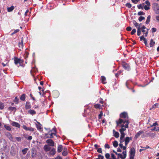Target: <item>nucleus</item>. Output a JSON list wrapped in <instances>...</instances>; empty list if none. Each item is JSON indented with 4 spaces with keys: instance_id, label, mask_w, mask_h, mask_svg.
I'll return each instance as SVG.
<instances>
[{
    "instance_id": "nucleus-1",
    "label": "nucleus",
    "mask_w": 159,
    "mask_h": 159,
    "mask_svg": "<svg viewBox=\"0 0 159 159\" xmlns=\"http://www.w3.org/2000/svg\"><path fill=\"white\" fill-rule=\"evenodd\" d=\"M7 147V143L6 140L4 139H0V150H5Z\"/></svg>"
},
{
    "instance_id": "nucleus-2",
    "label": "nucleus",
    "mask_w": 159,
    "mask_h": 159,
    "mask_svg": "<svg viewBox=\"0 0 159 159\" xmlns=\"http://www.w3.org/2000/svg\"><path fill=\"white\" fill-rule=\"evenodd\" d=\"M122 66L123 67L125 70L129 71L130 70L131 67L130 65L124 61L122 62Z\"/></svg>"
},
{
    "instance_id": "nucleus-3",
    "label": "nucleus",
    "mask_w": 159,
    "mask_h": 159,
    "mask_svg": "<svg viewBox=\"0 0 159 159\" xmlns=\"http://www.w3.org/2000/svg\"><path fill=\"white\" fill-rule=\"evenodd\" d=\"M152 8L157 14H159V5L158 3H154L152 4Z\"/></svg>"
},
{
    "instance_id": "nucleus-4",
    "label": "nucleus",
    "mask_w": 159,
    "mask_h": 159,
    "mask_svg": "<svg viewBox=\"0 0 159 159\" xmlns=\"http://www.w3.org/2000/svg\"><path fill=\"white\" fill-rule=\"evenodd\" d=\"M129 158L130 159H134L135 155V150L134 148H132L129 152Z\"/></svg>"
},
{
    "instance_id": "nucleus-5",
    "label": "nucleus",
    "mask_w": 159,
    "mask_h": 159,
    "mask_svg": "<svg viewBox=\"0 0 159 159\" xmlns=\"http://www.w3.org/2000/svg\"><path fill=\"white\" fill-rule=\"evenodd\" d=\"M52 131V130H50L48 133H46L45 134V137L46 138H52L53 137V135H56V133H51L50 134V133Z\"/></svg>"
},
{
    "instance_id": "nucleus-6",
    "label": "nucleus",
    "mask_w": 159,
    "mask_h": 159,
    "mask_svg": "<svg viewBox=\"0 0 159 159\" xmlns=\"http://www.w3.org/2000/svg\"><path fill=\"white\" fill-rule=\"evenodd\" d=\"M56 149L54 148H52L49 151V152L47 153V155L49 156H53L56 153Z\"/></svg>"
},
{
    "instance_id": "nucleus-7",
    "label": "nucleus",
    "mask_w": 159,
    "mask_h": 159,
    "mask_svg": "<svg viewBox=\"0 0 159 159\" xmlns=\"http://www.w3.org/2000/svg\"><path fill=\"white\" fill-rule=\"evenodd\" d=\"M129 120H125L123 124H122L120 125V127L121 128H124L125 127V128H128L129 127Z\"/></svg>"
},
{
    "instance_id": "nucleus-8",
    "label": "nucleus",
    "mask_w": 159,
    "mask_h": 159,
    "mask_svg": "<svg viewBox=\"0 0 159 159\" xmlns=\"http://www.w3.org/2000/svg\"><path fill=\"white\" fill-rule=\"evenodd\" d=\"M23 62V61L20 59L16 57H14V62L15 65H16L18 63L21 64Z\"/></svg>"
},
{
    "instance_id": "nucleus-9",
    "label": "nucleus",
    "mask_w": 159,
    "mask_h": 159,
    "mask_svg": "<svg viewBox=\"0 0 159 159\" xmlns=\"http://www.w3.org/2000/svg\"><path fill=\"white\" fill-rule=\"evenodd\" d=\"M120 118L127 119L126 120H128V119L129 118L128 114L125 112H123L121 113L120 114Z\"/></svg>"
},
{
    "instance_id": "nucleus-10",
    "label": "nucleus",
    "mask_w": 159,
    "mask_h": 159,
    "mask_svg": "<svg viewBox=\"0 0 159 159\" xmlns=\"http://www.w3.org/2000/svg\"><path fill=\"white\" fill-rule=\"evenodd\" d=\"M46 142L48 144V145L50 146L53 147L54 146V142L51 139H47L46 141Z\"/></svg>"
},
{
    "instance_id": "nucleus-11",
    "label": "nucleus",
    "mask_w": 159,
    "mask_h": 159,
    "mask_svg": "<svg viewBox=\"0 0 159 159\" xmlns=\"http://www.w3.org/2000/svg\"><path fill=\"white\" fill-rule=\"evenodd\" d=\"M23 129L26 130H29L31 132H34L35 129L34 128H32V127H27L25 125H23Z\"/></svg>"
},
{
    "instance_id": "nucleus-12",
    "label": "nucleus",
    "mask_w": 159,
    "mask_h": 159,
    "mask_svg": "<svg viewBox=\"0 0 159 159\" xmlns=\"http://www.w3.org/2000/svg\"><path fill=\"white\" fill-rule=\"evenodd\" d=\"M52 148L48 145H45L43 147V149L45 152L49 151Z\"/></svg>"
},
{
    "instance_id": "nucleus-13",
    "label": "nucleus",
    "mask_w": 159,
    "mask_h": 159,
    "mask_svg": "<svg viewBox=\"0 0 159 159\" xmlns=\"http://www.w3.org/2000/svg\"><path fill=\"white\" fill-rule=\"evenodd\" d=\"M132 139L131 137H127L125 138V145L126 146L129 143L130 140H132Z\"/></svg>"
},
{
    "instance_id": "nucleus-14",
    "label": "nucleus",
    "mask_w": 159,
    "mask_h": 159,
    "mask_svg": "<svg viewBox=\"0 0 159 159\" xmlns=\"http://www.w3.org/2000/svg\"><path fill=\"white\" fill-rule=\"evenodd\" d=\"M18 45L20 48L21 49L23 48L24 44H23V37L21 38V42H19L18 43Z\"/></svg>"
},
{
    "instance_id": "nucleus-15",
    "label": "nucleus",
    "mask_w": 159,
    "mask_h": 159,
    "mask_svg": "<svg viewBox=\"0 0 159 159\" xmlns=\"http://www.w3.org/2000/svg\"><path fill=\"white\" fill-rule=\"evenodd\" d=\"M125 120H123L121 118H120L118 120L116 121L117 126H118L119 125L122 123L124 122Z\"/></svg>"
},
{
    "instance_id": "nucleus-16",
    "label": "nucleus",
    "mask_w": 159,
    "mask_h": 159,
    "mask_svg": "<svg viewBox=\"0 0 159 159\" xmlns=\"http://www.w3.org/2000/svg\"><path fill=\"white\" fill-rule=\"evenodd\" d=\"M6 136L11 141H13V137L11 134L8 132H7L5 134Z\"/></svg>"
},
{
    "instance_id": "nucleus-17",
    "label": "nucleus",
    "mask_w": 159,
    "mask_h": 159,
    "mask_svg": "<svg viewBox=\"0 0 159 159\" xmlns=\"http://www.w3.org/2000/svg\"><path fill=\"white\" fill-rule=\"evenodd\" d=\"M25 108L26 109H28L31 108V106L30 102L28 101L26 102L25 103Z\"/></svg>"
},
{
    "instance_id": "nucleus-18",
    "label": "nucleus",
    "mask_w": 159,
    "mask_h": 159,
    "mask_svg": "<svg viewBox=\"0 0 159 159\" xmlns=\"http://www.w3.org/2000/svg\"><path fill=\"white\" fill-rule=\"evenodd\" d=\"M34 121H35L37 122V123L39 125L36 124V126L37 129L38 130H40L42 129V125L39 122L37 121L36 119L34 120Z\"/></svg>"
},
{
    "instance_id": "nucleus-19",
    "label": "nucleus",
    "mask_w": 159,
    "mask_h": 159,
    "mask_svg": "<svg viewBox=\"0 0 159 159\" xmlns=\"http://www.w3.org/2000/svg\"><path fill=\"white\" fill-rule=\"evenodd\" d=\"M11 125L12 126H15L18 128H20V124L17 122H12Z\"/></svg>"
},
{
    "instance_id": "nucleus-20",
    "label": "nucleus",
    "mask_w": 159,
    "mask_h": 159,
    "mask_svg": "<svg viewBox=\"0 0 159 159\" xmlns=\"http://www.w3.org/2000/svg\"><path fill=\"white\" fill-rule=\"evenodd\" d=\"M52 94L54 98H57L59 95V93L58 91H54L52 92Z\"/></svg>"
},
{
    "instance_id": "nucleus-21",
    "label": "nucleus",
    "mask_w": 159,
    "mask_h": 159,
    "mask_svg": "<svg viewBox=\"0 0 159 159\" xmlns=\"http://www.w3.org/2000/svg\"><path fill=\"white\" fill-rule=\"evenodd\" d=\"M101 80L102 83V84H105L107 83V82H106V77L104 76H101Z\"/></svg>"
},
{
    "instance_id": "nucleus-22",
    "label": "nucleus",
    "mask_w": 159,
    "mask_h": 159,
    "mask_svg": "<svg viewBox=\"0 0 159 159\" xmlns=\"http://www.w3.org/2000/svg\"><path fill=\"white\" fill-rule=\"evenodd\" d=\"M143 133V131L140 130L135 135V138L136 139L139 137V136Z\"/></svg>"
},
{
    "instance_id": "nucleus-23",
    "label": "nucleus",
    "mask_w": 159,
    "mask_h": 159,
    "mask_svg": "<svg viewBox=\"0 0 159 159\" xmlns=\"http://www.w3.org/2000/svg\"><path fill=\"white\" fill-rule=\"evenodd\" d=\"M28 113L32 115H34L36 114V112L34 110L32 109L29 110L28 111Z\"/></svg>"
},
{
    "instance_id": "nucleus-24",
    "label": "nucleus",
    "mask_w": 159,
    "mask_h": 159,
    "mask_svg": "<svg viewBox=\"0 0 159 159\" xmlns=\"http://www.w3.org/2000/svg\"><path fill=\"white\" fill-rule=\"evenodd\" d=\"M63 149V147L61 145H59L57 147V151L59 153L61 152Z\"/></svg>"
},
{
    "instance_id": "nucleus-25",
    "label": "nucleus",
    "mask_w": 159,
    "mask_h": 159,
    "mask_svg": "<svg viewBox=\"0 0 159 159\" xmlns=\"http://www.w3.org/2000/svg\"><path fill=\"white\" fill-rule=\"evenodd\" d=\"M36 155V152L34 149L33 148L31 149V156L32 157H35Z\"/></svg>"
},
{
    "instance_id": "nucleus-26",
    "label": "nucleus",
    "mask_w": 159,
    "mask_h": 159,
    "mask_svg": "<svg viewBox=\"0 0 159 159\" xmlns=\"http://www.w3.org/2000/svg\"><path fill=\"white\" fill-rule=\"evenodd\" d=\"M8 110L11 111H14L15 113L16 110V108L15 107H9L8 108Z\"/></svg>"
},
{
    "instance_id": "nucleus-27",
    "label": "nucleus",
    "mask_w": 159,
    "mask_h": 159,
    "mask_svg": "<svg viewBox=\"0 0 159 159\" xmlns=\"http://www.w3.org/2000/svg\"><path fill=\"white\" fill-rule=\"evenodd\" d=\"M113 132L114 133V136L116 138H118L120 134L119 133L116 131L115 129L113 130Z\"/></svg>"
},
{
    "instance_id": "nucleus-28",
    "label": "nucleus",
    "mask_w": 159,
    "mask_h": 159,
    "mask_svg": "<svg viewBox=\"0 0 159 159\" xmlns=\"http://www.w3.org/2000/svg\"><path fill=\"white\" fill-rule=\"evenodd\" d=\"M25 96L26 95L25 94H23L20 97V100L23 101H25L26 98Z\"/></svg>"
},
{
    "instance_id": "nucleus-29",
    "label": "nucleus",
    "mask_w": 159,
    "mask_h": 159,
    "mask_svg": "<svg viewBox=\"0 0 159 159\" xmlns=\"http://www.w3.org/2000/svg\"><path fill=\"white\" fill-rule=\"evenodd\" d=\"M15 8L14 6H12L10 7H8L7 8V11L8 12L12 11Z\"/></svg>"
},
{
    "instance_id": "nucleus-30",
    "label": "nucleus",
    "mask_w": 159,
    "mask_h": 159,
    "mask_svg": "<svg viewBox=\"0 0 159 159\" xmlns=\"http://www.w3.org/2000/svg\"><path fill=\"white\" fill-rule=\"evenodd\" d=\"M155 42L153 41V39H151L150 40V47H152L155 44Z\"/></svg>"
},
{
    "instance_id": "nucleus-31",
    "label": "nucleus",
    "mask_w": 159,
    "mask_h": 159,
    "mask_svg": "<svg viewBox=\"0 0 159 159\" xmlns=\"http://www.w3.org/2000/svg\"><path fill=\"white\" fill-rule=\"evenodd\" d=\"M151 18V16L150 15H149L148 16L147 20L146 21V24H148L150 21V20Z\"/></svg>"
},
{
    "instance_id": "nucleus-32",
    "label": "nucleus",
    "mask_w": 159,
    "mask_h": 159,
    "mask_svg": "<svg viewBox=\"0 0 159 159\" xmlns=\"http://www.w3.org/2000/svg\"><path fill=\"white\" fill-rule=\"evenodd\" d=\"M141 30L140 28V26H139L137 28V34L138 36H139L141 34Z\"/></svg>"
},
{
    "instance_id": "nucleus-33",
    "label": "nucleus",
    "mask_w": 159,
    "mask_h": 159,
    "mask_svg": "<svg viewBox=\"0 0 159 159\" xmlns=\"http://www.w3.org/2000/svg\"><path fill=\"white\" fill-rule=\"evenodd\" d=\"M142 30V32L144 34H145L144 36L145 37H147L148 35V31H146L145 30Z\"/></svg>"
},
{
    "instance_id": "nucleus-34",
    "label": "nucleus",
    "mask_w": 159,
    "mask_h": 159,
    "mask_svg": "<svg viewBox=\"0 0 159 159\" xmlns=\"http://www.w3.org/2000/svg\"><path fill=\"white\" fill-rule=\"evenodd\" d=\"M113 144L114 147L115 148L117 147L118 145V142L116 140L113 142Z\"/></svg>"
},
{
    "instance_id": "nucleus-35",
    "label": "nucleus",
    "mask_w": 159,
    "mask_h": 159,
    "mask_svg": "<svg viewBox=\"0 0 159 159\" xmlns=\"http://www.w3.org/2000/svg\"><path fill=\"white\" fill-rule=\"evenodd\" d=\"M24 137L28 140H31L32 139V137L31 136H27V135H26L24 136Z\"/></svg>"
},
{
    "instance_id": "nucleus-36",
    "label": "nucleus",
    "mask_w": 159,
    "mask_h": 159,
    "mask_svg": "<svg viewBox=\"0 0 159 159\" xmlns=\"http://www.w3.org/2000/svg\"><path fill=\"white\" fill-rule=\"evenodd\" d=\"M28 148H25L23 149L22 150V151L23 154H24V155H25V154H26V153L27 152V151H28Z\"/></svg>"
},
{
    "instance_id": "nucleus-37",
    "label": "nucleus",
    "mask_w": 159,
    "mask_h": 159,
    "mask_svg": "<svg viewBox=\"0 0 159 159\" xmlns=\"http://www.w3.org/2000/svg\"><path fill=\"white\" fill-rule=\"evenodd\" d=\"M133 23L137 29V28H138V26H139V24L135 20H133Z\"/></svg>"
},
{
    "instance_id": "nucleus-38",
    "label": "nucleus",
    "mask_w": 159,
    "mask_h": 159,
    "mask_svg": "<svg viewBox=\"0 0 159 159\" xmlns=\"http://www.w3.org/2000/svg\"><path fill=\"white\" fill-rule=\"evenodd\" d=\"M122 71L121 70L118 71L115 74V76H116V77H118L122 73Z\"/></svg>"
},
{
    "instance_id": "nucleus-39",
    "label": "nucleus",
    "mask_w": 159,
    "mask_h": 159,
    "mask_svg": "<svg viewBox=\"0 0 159 159\" xmlns=\"http://www.w3.org/2000/svg\"><path fill=\"white\" fill-rule=\"evenodd\" d=\"M13 101L16 103V104H17L19 102V99L17 97H16L14 99Z\"/></svg>"
},
{
    "instance_id": "nucleus-40",
    "label": "nucleus",
    "mask_w": 159,
    "mask_h": 159,
    "mask_svg": "<svg viewBox=\"0 0 159 159\" xmlns=\"http://www.w3.org/2000/svg\"><path fill=\"white\" fill-rule=\"evenodd\" d=\"M4 127L5 128V129L8 131H11V128L10 126L7 125H4Z\"/></svg>"
},
{
    "instance_id": "nucleus-41",
    "label": "nucleus",
    "mask_w": 159,
    "mask_h": 159,
    "mask_svg": "<svg viewBox=\"0 0 159 159\" xmlns=\"http://www.w3.org/2000/svg\"><path fill=\"white\" fill-rule=\"evenodd\" d=\"M4 104L2 102L0 101V109L2 110L4 109Z\"/></svg>"
},
{
    "instance_id": "nucleus-42",
    "label": "nucleus",
    "mask_w": 159,
    "mask_h": 159,
    "mask_svg": "<svg viewBox=\"0 0 159 159\" xmlns=\"http://www.w3.org/2000/svg\"><path fill=\"white\" fill-rule=\"evenodd\" d=\"M145 19V18L142 16H140L139 18V21H141L142 20H144Z\"/></svg>"
},
{
    "instance_id": "nucleus-43",
    "label": "nucleus",
    "mask_w": 159,
    "mask_h": 159,
    "mask_svg": "<svg viewBox=\"0 0 159 159\" xmlns=\"http://www.w3.org/2000/svg\"><path fill=\"white\" fill-rule=\"evenodd\" d=\"M94 107L96 108H100L101 105L98 104H96L94 105Z\"/></svg>"
},
{
    "instance_id": "nucleus-44",
    "label": "nucleus",
    "mask_w": 159,
    "mask_h": 159,
    "mask_svg": "<svg viewBox=\"0 0 159 159\" xmlns=\"http://www.w3.org/2000/svg\"><path fill=\"white\" fill-rule=\"evenodd\" d=\"M103 115V113L102 111L100 112L99 114L98 115V118L100 119L102 118V116Z\"/></svg>"
},
{
    "instance_id": "nucleus-45",
    "label": "nucleus",
    "mask_w": 159,
    "mask_h": 159,
    "mask_svg": "<svg viewBox=\"0 0 159 159\" xmlns=\"http://www.w3.org/2000/svg\"><path fill=\"white\" fill-rule=\"evenodd\" d=\"M144 14L145 13L141 11L139 12L138 13V15L139 16L144 15Z\"/></svg>"
},
{
    "instance_id": "nucleus-46",
    "label": "nucleus",
    "mask_w": 159,
    "mask_h": 159,
    "mask_svg": "<svg viewBox=\"0 0 159 159\" xmlns=\"http://www.w3.org/2000/svg\"><path fill=\"white\" fill-rule=\"evenodd\" d=\"M126 128H121L119 129V131L120 133H124V131L126 130Z\"/></svg>"
},
{
    "instance_id": "nucleus-47",
    "label": "nucleus",
    "mask_w": 159,
    "mask_h": 159,
    "mask_svg": "<svg viewBox=\"0 0 159 159\" xmlns=\"http://www.w3.org/2000/svg\"><path fill=\"white\" fill-rule=\"evenodd\" d=\"M68 154L67 151H63L62 152V155L63 156H66Z\"/></svg>"
},
{
    "instance_id": "nucleus-48",
    "label": "nucleus",
    "mask_w": 159,
    "mask_h": 159,
    "mask_svg": "<svg viewBox=\"0 0 159 159\" xmlns=\"http://www.w3.org/2000/svg\"><path fill=\"white\" fill-rule=\"evenodd\" d=\"M120 138L121 139H124L125 136V134L124 133H120Z\"/></svg>"
},
{
    "instance_id": "nucleus-49",
    "label": "nucleus",
    "mask_w": 159,
    "mask_h": 159,
    "mask_svg": "<svg viewBox=\"0 0 159 159\" xmlns=\"http://www.w3.org/2000/svg\"><path fill=\"white\" fill-rule=\"evenodd\" d=\"M15 139L16 141L18 142H20L21 140L22 139L20 137H16L15 138Z\"/></svg>"
},
{
    "instance_id": "nucleus-50",
    "label": "nucleus",
    "mask_w": 159,
    "mask_h": 159,
    "mask_svg": "<svg viewBox=\"0 0 159 159\" xmlns=\"http://www.w3.org/2000/svg\"><path fill=\"white\" fill-rule=\"evenodd\" d=\"M122 154H123L124 158H125L126 157V151H123L122 152Z\"/></svg>"
},
{
    "instance_id": "nucleus-51",
    "label": "nucleus",
    "mask_w": 159,
    "mask_h": 159,
    "mask_svg": "<svg viewBox=\"0 0 159 159\" xmlns=\"http://www.w3.org/2000/svg\"><path fill=\"white\" fill-rule=\"evenodd\" d=\"M125 6L129 8H130L131 7V5L130 3H127L126 4Z\"/></svg>"
},
{
    "instance_id": "nucleus-52",
    "label": "nucleus",
    "mask_w": 159,
    "mask_h": 159,
    "mask_svg": "<svg viewBox=\"0 0 159 159\" xmlns=\"http://www.w3.org/2000/svg\"><path fill=\"white\" fill-rule=\"evenodd\" d=\"M105 157L107 159L109 158V157H110V155L109 153H106L105 155Z\"/></svg>"
},
{
    "instance_id": "nucleus-53",
    "label": "nucleus",
    "mask_w": 159,
    "mask_h": 159,
    "mask_svg": "<svg viewBox=\"0 0 159 159\" xmlns=\"http://www.w3.org/2000/svg\"><path fill=\"white\" fill-rule=\"evenodd\" d=\"M118 157H120L122 159H125V158H124V156H123L122 155L121 153H119L118 155Z\"/></svg>"
},
{
    "instance_id": "nucleus-54",
    "label": "nucleus",
    "mask_w": 159,
    "mask_h": 159,
    "mask_svg": "<svg viewBox=\"0 0 159 159\" xmlns=\"http://www.w3.org/2000/svg\"><path fill=\"white\" fill-rule=\"evenodd\" d=\"M136 32V30L135 29H133L132 30V31L131 32V34L132 35H133Z\"/></svg>"
},
{
    "instance_id": "nucleus-55",
    "label": "nucleus",
    "mask_w": 159,
    "mask_h": 159,
    "mask_svg": "<svg viewBox=\"0 0 159 159\" xmlns=\"http://www.w3.org/2000/svg\"><path fill=\"white\" fill-rule=\"evenodd\" d=\"M149 6H148L147 5H145L144 6V8L145 10H148L150 9Z\"/></svg>"
},
{
    "instance_id": "nucleus-56",
    "label": "nucleus",
    "mask_w": 159,
    "mask_h": 159,
    "mask_svg": "<svg viewBox=\"0 0 159 159\" xmlns=\"http://www.w3.org/2000/svg\"><path fill=\"white\" fill-rule=\"evenodd\" d=\"M145 3L148 6H150V3L148 0H147L145 1Z\"/></svg>"
},
{
    "instance_id": "nucleus-57",
    "label": "nucleus",
    "mask_w": 159,
    "mask_h": 159,
    "mask_svg": "<svg viewBox=\"0 0 159 159\" xmlns=\"http://www.w3.org/2000/svg\"><path fill=\"white\" fill-rule=\"evenodd\" d=\"M97 151L98 152V153H102V148H98V150H97Z\"/></svg>"
},
{
    "instance_id": "nucleus-58",
    "label": "nucleus",
    "mask_w": 159,
    "mask_h": 159,
    "mask_svg": "<svg viewBox=\"0 0 159 159\" xmlns=\"http://www.w3.org/2000/svg\"><path fill=\"white\" fill-rule=\"evenodd\" d=\"M146 38L144 37V35H142L140 37V40L141 41L143 40H144Z\"/></svg>"
},
{
    "instance_id": "nucleus-59",
    "label": "nucleus",
    "mask_w": 159,
    "mask_h": 159,
    "mask_svg": "<svg viewBox=\"0 0 159 159\" xmlns=\"http://www.w3.org/2000/svg\"><path fill=\"white\" fill-rule=\"evenodd\" d=\"M105 148H107L108 149H109L110 148V146L109 144L107 143H106L105 145Z\"/></svg>"
},
{
    "instance_id": "nucleus-60",
    "label": "nucleus",
    "mask_w": 159,
    "mask_h": 159,
    "mask_svg": "<svg viewBox=\"0 0 159 159\" xmlns=\"http://www.w3.org/2000/svg\"><path fill=\"white\" fill-rule=\"evenodd\" d=\"M138 8L139 9H143V7L142 6L141 4H140L139 5H138L137 6Z\"/></svg>"
},
{
    "instance_id": "nucleus-61",
    "label": "nucleus",
    "mask_w": 159,
    "mask_h": 159,
    "mask_svg": "<svg viewBox=\"0 0 159 159\" xmlns=\"http://www.w3.org/2000/svg\"><path fill=\"white\" fill-rule=\"evenodd\" d=\"M152 33H153L154 32H155L157 31V29L156 28H152Z\"/></svg>"
},
{
    "instance_id": "nucleus-62",
    "label": "nucleus",
    "mask_w": 159,
    "mask_h": 159,
    "mask_svg": "<svg viewBox=\"0 0 159 159\" xmlns=\"http://www.w3.org/2000/svg\"><path fill=\"white\" fill-rule=\"evenodd\" d=\"M158 105V103H156L152 106L151 108L152 109L153 108H155Z\"/></svg>"
},
{
    "instance_id": "nucleus-63",
    "label": "nucleus",
    "mask_w": 159,
    "mask_h": 159,
    "mask_svg": "<svg viewBox=\"0 0 159 159\" xmlns=\"http://www.w3.org/2000/svg\"><path fill=\"white\" fill-rule=\"evenodd\" d=\"M53 159H62V158L61 157L58 156L57 157L53 158Z\"/></svg>"
},
{
    "instance_id": "nucleus-64",
    "label": "nucleus",
    "mask_w": 159,
    "mask_h": 159,
    "mask_svg": "<svg viewBox=\"0 0 159 159\" xmlns=\"http://www.w3.org/2000/svg\"><path fill=\"white\" fill-rule=\"evenodd\" d=\"M126 29L127 31H130L131 30L132 28L131 27L129 26V27H127L126 28Z\"/></svg>"
}]
</instances>
